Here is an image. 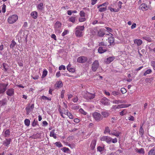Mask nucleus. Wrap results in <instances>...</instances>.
<instances>
[{
  "mask_svg": "<svg viewBox=\"0 0 155 155\" xmlns=\"http://www.w3.org/2000/svg\"><path fill=\"white\" fill-rule=\"evenodd\" d=\"M59 111L61 116L62 117L64 118H65V117L63 115V114H64L65 115H67L69 118L71 119H73L74 118L73 115L71 113L68 111V110H65L64 108H63L62 109H59Z\"/></svg>",
  "mask_w": 155,
  "mask_h": 155,
  "instance_id": "nucleus-1",
  "label": "nucleus"
},
{
  "mask_svg": "<svg viewBox=\"0 0 155 155\" xmlns=\"http://www.w3.org/2000/svg\"><path fill=\"white\" fill-rule=\"evenodd\" d=\"M84 29L83 26H77L75 29V34L77 37H81L82 36V32Z\"/></svg>",
  "mask_w": 155,
  "mask_h": 155,
  "instance_id": "nucleus-2",
  "label": "nucleus"
},
{
  "mask_svg": "<svg viewBox=\"0 0 155 155\" xmlns=\"http://www.w3.org/2000/svg\"><path fill=\"white\" fill-rule=\"evenodd\" d=\"M18 17L16 15H13L9 16L8 19V21L9 24L15 22L18 19Z\"/></svg>",
  "mask_w": 155,
  "mask_h": 155,
  "instance_id": "nucleus-3",
  "label": "nucleus"
},
{
  "mask_svg": "<svg viewBox=\"0 0 155 155\" xmlns=\"http://www.w3.org/2000/svg\"><path fill=\"white\" fill-rule=\"evenodd\" d=\"M61 23L59 21H57L55 24L54 28L55 31L58 33H60L61 31Z\"/></svg>",
  "mask_w": 155,
  "mask_h": 155,
  "instance_id": "nucleus-4",
  "label": "nucleus"
},
{
  "mask_svg": "<svg viewBox=\"0 0 155 155\" xmlns=\"http://www.w3.org/2000/svg\"><path fill=\"white\" fill-rule=\"evenodd\" d=\"M122 4V3L121 2L119 1L118 4V8H114L111 6H109L108 7V8L111 12H119L120 9L121 8Z\"/></svg>",
  "mask_w": 155,
  "mask_h": 155,
  "instance_id": "nucleus-5",
  "label": "nucleus"
},
{
  "mask_svg": "<svg viewBox=\"0 0 155 155\" xmlns=\"http://www.w3.org/2000/svg\"><path fill=\"white\" fill-rule=\"evenodd\" d=\"M99 63L97 60L95 61L92 65V69L93 71H95L99 67Z\"/></svg>",
  "mask_w": 155,
  "mask_h": 155,
  "instance_id": "nucleus-6",
  "label": "nucleus"
},
{
  "mask_svg": "<svg viewBox=\"0 0 155 155\" xmlns=\"http://www.w3.org/2000/svg\"><path fill=\"white\" fill-rule=\"evenodd\" d=\"M93 116L95 120L97 121H99L102 119L101 114L97 112L93 113Z\"/></svg>",
  "mask_w": 155,
  "mask_h": 155,
  "instance_id": "nucleus-7",
  "label": "nucleus"
},
{
  "mask_svg": "<svg viewBox=\"0 0 155 155\" xmlns=\"http://www.w3.org/2000/svg\"><path fill=\"white\" fill-rule=\"evenodd\" d=\"M8 84L2 83L0 84V94L4 93L6 91Z\"/></svg>",
  "mask_w": 155,
  "mask_h": 155,
  "instance_id": "nucleus-8",
  "label": "nucleus"
},
{
  "mask_svg": "<svg viewBox=\"0 0 155 155\" xmlns=\"http://www.w3.org/2000/svg\"><path fill=\"white\" fill-rule=\"evenodd\" d=\"M87 60V58L85 56H81L78 57L77 59V61L80 63H85Z\"/></svg>",
  "mask_w": 155,
  "mask_h": 155,
  "instance_id": "nucleus-9",
  "label": "nucleus"
},
{
  "mask_svg": "<svg viewBox=\"0 0 155 155\" xmlns=\"http://www.w3.org/2000/svg\"><path fill=\"white\" fill-rule=\"evenodd\" d=\"M101 141H104L108 143H110L111 142L112 138L108 136H104L101 138Z\"/></svg>",
  "mask_w": 155,
  "mask_h": 155,
  "instance_id": "nucleus-10",
  "label": "nucleus"
},
{
  "mask_svg": "<svg viewBox=\"0 0 155 155\" xmlns=\"http://www.w3.org/2000/svg\"><path fill=\"white\" fill-rule=\"evenodd\" d=\"M101 103L104 105H108L110 104V101L105 97H103L100 101Z\"/></svg>",
  "mask_w": 155,
  "mask_h": 155,
  "instance_id": "nucleus-11",
  "label": "nucleus"
},
{
  "mask_svg": "<svg viewBox=\"0 0 155 155\" xmlns=\"http://www.w3.org/2000/svg\"><path fill=\"white\" fill-rule=\"evenodd\" d=\"M34 104H32L31 105L30 104H28L26 107L25 109L26 111V113L27 114H28L29 113L30 111L33 110L34 108Z\"/></svg>",
  "mask_w": 155,
  "mask_h": 155,
  "instance_id": "nucleus-12",
  "label": "nucleus"
},
{
  "mask_svg": "<svg viewBox=\"0 0 155 155\" xmlns=\"http://www.w3.org/2000/svg\"><path fill=\"white\" fill-rule=\"evenodd\" d=\"M6 94L9 96H12L14 94V90L13 88H10L7 90L6 92Z\"/></svg>",
  "mask_w": 155,
  "mask_h": 155,
  "instance_id": "nucleus-13",
  "label": "nucleus"
},
{
  "mask_svg": "<svg viewBox=\"0 0 155 155\" xmlns=\"http://www.w3.org/2000/svg\"><path fill=\"white\" fill-rule=\"evenodd\" d=\"M94 97L95 95L94 94L88 93L84 96V97L87 100H89L94 98Z\"/></svg>",
  "mask_w": 155,
  "mask_h": 155,
  "instance_id": "nucleus-14",
  "label": "nucleus"
},
{
  "mask_svg": "<svg viewBox=\"0 0 155 155\" xmlns=\"http://www.w3.org/2000/svg\"><path fill=\"white\" fill-rule=\"evenodd\" d=\"M11 139L10 138H7L3 141V145L6 147H8V145H9L11 143Z\"/></svg>",
  "mask_w": 155,
  "mask_h": 155,
  "instance_id": "nucleus-15",
  "label": "nucleus"
},
{
  "mask_svg": "<svg viewBox=\"0 0 155 155\" xmlns=\"http://www.w3.org/2000/svg\"><path fill=\"white\" fill-rule=\"evenodd\" d=\"M98 52L101 54L107 51L106 47H100L98 49Z\"/></svg>",
  "mask_w": 155,
  "mask_h": 155,
  "instance_id": "nucleus-16",
  "label": "nucleus"
},
{
  "mask_svg": "<svg viewBox=\"0 0 155 155\" xmlns=\"http://www.w3.org/2000/svg\"><path fill=\"white\" fill-rule=\"evenodd\" d=\"M114 59V57H110L105 60L104 62L107 64H110Z\"/></svg>",
  "mask_w": 155,
  "mask_h": 155,
  "instance_id": "nucleus-17",
  "label": "nucleus"
},
{
  "mask_svg": "<svg viewBox=\"0 0 155 155\" xmlns=\"http://www.w3.org/2000/svg\"><path fill=\"white\" fill-rule=\"evenodd\" d=\"M10 132L9 130H4L3 132V134L5 137H8L10 135Z\"/></svg>",
  "mask_w": 155,
  "mask_h": 155,
  "instance_id": "nucleus-18",
  "label": "nucleus"
},
{
  "mask_svg": "<svg viewBox=\"0 0 155 155\" xmlns=\"http://www.w3.org/2000/svg\"><path fill=\"white\" fill-rule=\"evenodd\" d=\"M140 8L143 11H146L148 9V8L147 5L144 3L142 4L140 6Z\"/></svg>",
  "mask_w": 155,
  "mask_h": 155,
  "instance_id": "nucleus-19",
  "label": "nucleus"
},
{
  "mask_svg": "<svg viewBox=\"0 0 155 155\" xmlns=\"http://www.w3.org/2000/svg\"><path fill=\"white\" fill-rule=\"evenodd\" d=\"M121 133L118 131L116 130L112 131L111 132V133H110V134H111L114 135L117 137H118L119 136Z\"/></svg>",
  "mask_w": 155,
  "mask_h": 155,
  "instance_id": "nucleus-20",
  "label": "nucleus"
},
{
  "mask_svg": "<svg viewBox=\"0 0 155 155\" xmlns=\"http://www.w3.org/2000/svg\"><path fill=\"white\" fill-rule=\"evenodd\" d=\"M130 104H122L118 105L117 107V108L119 109L127 107L130 106Z\"/></svg>",
  "mask_w": 155,
  "mask_h": 155,
  "instance_id": "nucleus-21",
  "label": "nucleus"
},
{
  "mask_svg": "<svg viewBox=\"0 0 155 155\" xmlns=\"http://www.w3.org/2000/svg\"><path fill=\"white\" fill-rule=\"evenodd\" d=\"M63 84L61 81H57L55 84L56 88H59L63 86Z\"/></svg>",
  "mask_w": 155,
  "mask_h": 155,
  "instance_id": "nucleus-22",
  "label": "nucleus"
},
{
  "mask_svg": "<svg viewBox=\"0 0 155 155\" xmlns=\"http://www.w3.org/2000/svg\"><path fill=\"white\" fill-rule=\"evenodd\" d=\"M134 41V43L137 46L140 45L142 43V41L140 39H136Z\"/></svg>",
  "mask_w": 155,
  "mask_h": 155,
  "instance_id": "nucleus-23",
  "label": "nucleus"
},
{
  "mask_svg": "<svg viewBox=\"0 0 155 155\" xmlns=\"http://www.w3.org/2000/svg\"><path fill=\"white\" fill-rule=\"evenodd\" d=\"M31 15L34 19H36L38 17V13L36 11H33L31 14Z\"/></svg>",
  "mask_w": 155,
  "mask_h": 155,
  "instance_id": "nucleus-24",
  "label": "nucleus"
},
{
  "mask_svg": "<svg viewBox=\"0 0 155 155\" xmlns=\"http://www.w3.org/2000/svg\"><path fill=\"white\" fill-rule=\"evenodd\" d=\"M101 114L104 117L106 118L108 117L110 114L108 111H102L101 113Z\"/></svg>",
  "mask_w": 155,
  "mask_h": 155,
  "instance_id": "nucleus-25",
  "label": "nucleus"
},
{
  "mask_svg": "<svg viewBox=\"0 0 155 155\" xmlns=\"http://www.w3.org/2000/svg\"><path fill=\"white\" fill-rule=\"evenodd\" d=\"M7 101L6 98H4L0 101V105L4 106L7 104Z\"/></svg>",
  "mask_w": 155,
  "mask_h": 155,
  "instance_id": "nucleus-26",
  "label": "nucleus"
},
{
  "mask_svg": "<svg viewBox=\"0 0 155 155\" xmlns=\"http://www.w3.org/2000/svg\"><path fill=\"white\" fill-rule=\"evenodd\" d=\"M54 130H53L51 131L50 133V137H53L54 139L57 138L56 134L54 133Z\"/></svg>",
  "mask_w": 155,
  "mask_h": 155,
  "instance_id": "nucleus-27",
  "label": "nucleus"
},
{
  "mask_svg": "<svg viewBox=\"0 0 155 155\" xmlns=\"http://www.w3.org/2000/svg\"><path fill=\"white\" fill-rule=\"evenodd\" d=\"M96 141L95 140H93L91 144V147L92 149L93 150L95 147L96 145Z\"/></svg>",
  "mask_w": 155,
  "mask_h": 155,
  "instance_id": "nucleus-28",
  "label": "nucleus"
},
{
  "mask_svg": "<svg viewBox=\"0 0 155 155\" xmlns=\"http://www.w3.org/2000/svg\"><path fill=\"white\" fill-rule=\"evenodd\" d=\"M71 65L69 64L68 66L67 67V68L68 70L70 72H75V69L72 68H71Z\"/></svg>",
  "mask_w": 155,
  "mask_h": 155,
  "instance_id": "nucleus-29",
  "label": "nucleus"
},
{
  "mask_svg": "<svg viewBox=\"0 0 155 155\" xmlns=\"http://www.w3.org/2000/svg\"><path fill=\"white\" fill-rule=\"evenodd\" d=\"M97 8H99V11L100 12H102L105 11L107 10V6L105 7H101L98 8V6H97Z\"/></svg>",
  "mask_w": 155,
  "mask_h": 155,
  "instance_id": "nucleus-30",
  "label": "nucleus"
},
{
  "mask_svg": "<svg viewBox=\"0 0 155 155\" xmlns=\"http://www.w3.org/2000/svg\"><path fill=\"white\" fill-rule=\"evenodd\" d=\"M37 8L40 11H42L43 8V3H40L37 6Z\"/></svg>",
  "mask_w": 155,
  "mask_h": 155,
  "instance_id": "nucleus-31",
  "label": "nucleus"
},
{
  "mask_svg": "<svg viewBox=\"0 0 155 155\" xmlns=\"http://www.w3.org/2000/svg\"><path fill=\"white\" fill-rule=\"evenodd\" d=\"M109 42L110 43V45L112 44L114 42V38L113 37H110L108 38Z\"/></svg>",
  "mask_w": 155,
  "mask_h": 155,
  "instance_id": "nucleus-32",
  "label": "nucleus"
},
{
  "mask_svg": "<svg viewBox=\"0 0 155 155\" xmlns=\"http://www.w3.org/2000/svg\"><path fill=\"white\" fill-rule=\"evenodd\" d=\"M125 102L124 101H123L120 100H114L112 101V103L113 104H118L119 103H122Z\"/></svg>",
  "mask_w": 155,
  "mask_h": 155,
  "instance_id": "nucleus-33",
  "label": "nucleus"
},
{
  "mask_svg": "<svg viewBox=\"0 0 155 155\" xmlns=\"http://www.w3.org/2000/svg\"><path fill=\"white\" fill-rule=\"evenodd\" d=\"M148 155H155V149L152 148L148 152Z\"/></svg>",
  "mask_w": 155,
  "mask_h": 155,
  "instance_id": "nucleus-34",
  "label": "nucleus"
},
{
  "mask_svg": "<svg viewBox=\"0 0 155 155\" xmlns=\"http://www.w3.org/2000/svg\"><path fill=\"white\" fill-rule=\"evenodd\" d=\"M104 35V32L102 31L101 30H100L98 31L97 32V35L100 37H102Z\"/></svg>",
  "mask_w": 155,
  "mask_h": 155,
  "instance_id": "nucleus-35",
  "label": "nucleus"
},
{
  "mask_svg": "<svg viewBox=\"0 0 155 155\" xmlns=\"http://www.w3.org/2000/svg\"><path fill=\"white\" fill-rule=\"evenodd\" d=\"M61 150L64 153H69V152L70 151L69 149L66 147H64L63 148L61 149Z\"/></svg>",
  "mask_w": 155,
  "mask_h": 155,
  "instance_id": "nucleus-36",
  "label": "nucleus"
},
{
  "mask_svg": "<svg viewBox=\"0 0 155 155\" xmlns=\"http://www.w3.org/2000/svg\"><path fill=\"white\" fill-rule=\"evenodd\" d=\"M136 151L139 153L144 154V150L143 148H141L139 149H137Z\"/></svg>",
  "mask_w": 155,
  "mask_h": 155,
  "instance_id": "nucleus-37",
  "label": "nucleus"
},
{
  "mask_svg": "<svg viewBox=\"0 0 155 155\" xmlns=\"http://www.w3.org/2000/svg\"><path fill=\"white\" fill-rule=\"evenodd\" d=\"M25 124L26 125L28 126L30 124V120L27 119H26L25 120Z\"/></svg>",
  "mask_w": 155,
  "mask_h": 155,
  "instance_id": "nucleus-38",
  "label": "nucleus"
},
{
  "mask_svg": "<svg viewBox=\"0 0 155 155\" xmlns=\"http://www.w3.org/2000/svg\"><path fill=\"white\" fill-rule=\"evenodd\" d=\"M152 72V70L150 69H149L146 71L144 73V75L146 76L147 74H150Z\"/></svg>",
  "mask_w": 155,
  "mask_h": 155,
  "instance_id": "nucleus-39",
  "label": "nucleus"
},
{
  "mask_svg": "<svg viewBox=\"0 0 155 155\" xmlns=\"http://www.w3.org/2000/svg\"><path fill=\"white\" fill-rule=\"evenodd\" d=\"M54 144L58 147H62V144L60 142H56L54 143Z\"/></svg>",
  "mask_w": 155,
  "mask_h": 155,
  "instance_id": "nucleus-40",
  "label": "nucleus"
},
{
  "mask_svg": "<svg viewBox=\"0 0 155 155\" xmlns=\"http://www.w3.org/2000/svg\"><path fill=\"white\" fill-rule=\"evenodd\" d=\"M48 73V71L46 70H44L43 71V74L41 76L42 78H44L46 76Z\"/></svg>",
  "mask_w": 155,
  "mask_h": 155,
  "instance_id": "nucleus-41",
  "label": "nucleus"
},
{
  "mask_svg": "<svg viewBox=\"0 0 155 155\" xmlns=\"http://www.w3.org/2000/svg\"><path fill=\"white\" fill-rule=\"evenodd\" d=\"M107 133H109V134H110V129L109 128V127H106V128H105V130L104 131V134H105Z\"/></svg>",
  "mask_w": 155,
  "mask_h": 155,
  "instance_id": "nucleus-42",
  "label": "nucleus"
},
{
  "mask_svg": "<svg viewBox=\"0 0 155 155\" xmlns=\"http://www.w3.org/2000/svg\"><path fill=\"white\" fill-rule=\"evenodd\" d=\"M16 42L14 40H12V43L10 45V48H13L15 45Z\"/></svg>",
  "mask_w": 155,
  "mask_h": 155,
  "instance_id": "nucleus-43",
  "label": "nucleus"
},
{
  "mask_svg": "<svg viewBox=\"0 0 155 155\" xmlns=\"http://www.w3.org/2000/svg\"><path fill=\"white\" fill-rule=\"evenodd\" d=\"M108 3L107 2H106L104 3L103 4L100 5H98V8L101 7H103V6H106L107 5H108Z\"/></svg>",
  "mask_w": 155,
  "mask_h": 155,
  "instance_id": "nucleus-44",
  "label": "nucleus"
},
{
  "mask_svg": "<svg viewBox=\"0 0 155 155\" xmlns=\"http://www.w3.org/2000/svg\"><path fill=\"white\" fill-rule=\"evenodd\" d=\"M41 98L43 100H46L49 101H51V97H48L45 96H42L41 97Z\"/></svg>",
  "mask_w": 155,
  "mask_h": 155,
  "instance_id": "nucleus-45",
  "label": "nucleus"
},
{
  "mask_svg": "<svg viewBox=\"0 0 155 155\" xmlns=\"http://www.w3.org/2000/svg\"><path fill=\"white\" fill-rule=\"evenodd\" d=\"M75 17H71L69 18V21L73 23H74L75 21Z\"/></svg>",
  "mask_w": 155,
  "mask_h": 155,
  "instance_id": "nucleus-46",
  "label": "nucleus"
},
{
  "mask_svg": "<svg viewBox=\"0 0 155 155\" xmlns=\"http://www.w3.org/2000/svg\"><path fill=\"white\" fill-rule=\"evenodd\" d=\"M139 133L140 135L142 136L143 134V130L142 128V126H141L140 128Z\"/></svg>",
  "mask_w": 155,
  "mask_h": 155,
  "instance_id": "nucleus-47",
  "label": "nucleus"
},
{
  "mask_svg": "<svg viewBox=\"0 0 155 155\" xmlns=\"http://www.w3.org/2000/svg\"><path fill=\"white\" fill-rule=\"evenodd\" d=\"M151 66L155 70V61H152L150 62Z\"/></svg>",
  "mask_w": 155,
  "mask_h": 155,
  "instance_id": "nucleus-48",
  "label": "nucleus"
},
{
  "mask_svg": "<svg viewBox=\"0 0 155 155\" xmlns=\"http://www.w3.org/2000/svg\"><path fill=\"white\" fill-rule=\"evenodd\" d=\"M79 14L81 17H84L85 16V13L83 11H81Z\"/></svg>",
  "mask_w": 155,
  "mask_h": 155,
  "instance_id": "nucleus-49",
  "label": "nucleus"
},
{
  "mask_svg": "<svg viewBox=\"0 0 155 155\" xmlns=\"http://www.w3.org/2000/svg\"><path fill=\"white\" fill-rule=\"evenodd\" d=\"M107 44V43L104 42H101L99 43L98 45L99 46H106Z\"/></svg>",
  "mask_w": 155,
  "mask_h": 155,
  "instance_id": "nucleus-50",
  "label": "nucleus"
},
{
  "mask_svg": "<svg viewBox=\"0 0 155 155\" xmlns=\"http://www.w3.org/2000/svg\"><path fill=\"white\" fill-rule=\"evenodd\" d=\"M126 113L127 111H126L125 110H124L120 112V114L121 116H123Z\"/></svg>",
  "mask_w": 155,
  "mask_h": 155,
  "instance_id": "nucleus-51",
  "label": "nucleus"
},
{
  "mask_svg": "<svg viewBox=\"0 0 155 155\" xmlns=\"http://www.w3.org/2000/svg\"><path fill=\"white\" fill-rule=\"evenodd\" d=\"M79 111L80 112H81V114H83L84 115H86L87 114V113L82 108H81L79 110Z\"/></svg>",
  "mask_w": 155,
  "mask_h": 155,
  "instance_id": "nucleus-52",
  "label": "nucleus"
},
{
  "mask_svg": "<svg viewBox=\"0 0 155 155\" xmlns=\"http://www.w3.org/2000/svg\"><path fill=\"white\" fill-rule=\"evenodd\" d=\"M86 19L84 17L79 18V21L80 22H82L85 21Z\"/></svg>",
  "mask_w": 155,
  "mask_h": 155,
  "instance_id": "nucleus-53",
  "label": "nucleus"
},
{
  "mask_svg": "<svg viewBox=\"0 0 155 155\" xmlns=\"http://www.w3.org/2000/svg\"><path fill=\"white\" fill-rule=\"evenodd\" d=\"M66 69L65 67L63 65H61L59 67V69L60 70H65Z\"/></svg>",
  "mask_w": 155,
  "mask_h": 155,
  "instance_id": "nucleus-54",
  "label": "nucleus"
},
{
  "mask_svg": "<svg viewBox=\"0 0 155 155\" xmlns=\"http://www.w3.org/2000/svg\"><path fill=\"white\" fill-rule=\"evenodd\" d=\"M119 93L118 92L114 91L112 92V94L114 96H116V95H119Z\"/></svg>",
  "mask_w": 155,
  "mask_h": 155,
  "instance_id": "nucleus-55",
  "label": "nucleus"
},
{
  "mask_svg": "<svg viewBox=\"0 0 155 155\" xmlns=\"http://www.w3.org/2000/svg\"><path fill=\"white\" fill-rule=\"evenodd\" d=\"M38 121H36L35 120H34L32 123V125L33 127H35L36 125H37Z\"/></svg>",
  "mask_w": 155,
  "mask_h": 155,
  "instance_id": "nucleus-56",
  "label": "nucleus"
},
{
  "mask_svg": "<svg viewBox=\"0 0 155 155\" xmlns=\"http://www.w3.org/2000/svg\"><path fill=\"white\" fill-rule=\"evenodd\" d=\"M6 5L5 4L2 5V12L3 13H5L6 11L5 10Z\"/></svg>",
  "mask_w": 155,
  "mask_h": 155,
  "instance_id": "nucleus-57",
  "label": "nucleus"
},
{
  "mask_svg": "<svg viewBox=\"0 0 155 155\" xmlns=\"http://www.w3.org/2000/svg\"><path fill=\"white\" fill-rule=\"evenodd\" d=\"M120 91L122 94H125L127 92V91L124 88H121Z\"/></svg>",
  "mask_w": 155,
  "mask_h": 155,
  "instance_id": "nucleus-58",
  "label": "nucleus"
},
{
  "mask_svg": "<svg viewBox=\"0 0 155 155\" xmlns=\"http://www.w3.org/2000/svg\"><path fill=\"white\" fill-rule=\"evenodd\" d=\"M104 150V148L100 146H99L97 148V150L99 152H101L103 151Z\"/></svg>",
  "mask_w": 155,
  "mask_h": 155,
  "instance_id": "nucleus-59",
  "label": "nucleus"
},
{
  "mask_svg": "<svg viewBox=\"0 0 155 155\" xmlns=\"http://www.w3.org/2000/svg\"><path fill=\"white\" fill-rule=\"evenodd\" d=\"M65 93V91L63 90L61 92V98H63L64 96V94Z\"/></svg>",
  "mask_w": 155,
  "mask_h": 155,
  "instance_id": "nucleus-60",
  "label": "nucleus"
},
{
  "mask_svg": "<svg viewBox=\"0 0 155 155\" xmlns=\"http://www.w3.org/2000/svg\"><path fill=\"white\" fill-rule=\"evenodd\" d=\"M68 32L69 31L68 30H64V31L62 34V36H64L67 34L68 33Z\"/></svg>",
  "mask_w": 155,
  "mask_h": 155,
  "instance_id": "nucleus-61",
  "label": "nucleus"
},
{
  "mask_svg": "<svg viewBox=\"0 0 155 155\" xmlns=\"http://www.w3.org/2000/svg\"><path fill=\"white\" fill-rule=\"evenodd\" d=\"M128 120L131 121H134V117L132 116H130V117L128 118Z\"/></svg>",
  "mask_w": 155,
  "mask_h": 155,
  "instance_id": "nucleus-62",
  "label": "nucleus"
},
{
  "mask_svg": "<svg viewBox=\"0 0 155 155\" xmlns=\"http://www.w3.org/2000/svg\"><path fill=\"white\" fill-rule=\"evenodd\" d=\"M78 97H77L74 98L72 99L73 101V102L74 103L77 102V101H78Z\"/></svg>",
  "mask_w": 155,
  "mask_h": 155,
  "instance_id": "nucleus-63",
  "label": "nucleus"
},
{
  "mask_svg": "<svg viewBox=\"0 0 155 155\" xmlns=\"http://www.w3.org/2000/svg\"><path fill=\"white\" fill-rule=\"evenodd\" d=\"M105 28L107 30V31H108V32H111L113 31L112 29L111 28L109 27H106Z\"/></svg>",
  "mask_w": 155,
  "mask_h": 155,
  "instance_id": "nucleus-64",
  "label": "nucleus"
}]
</instances>
